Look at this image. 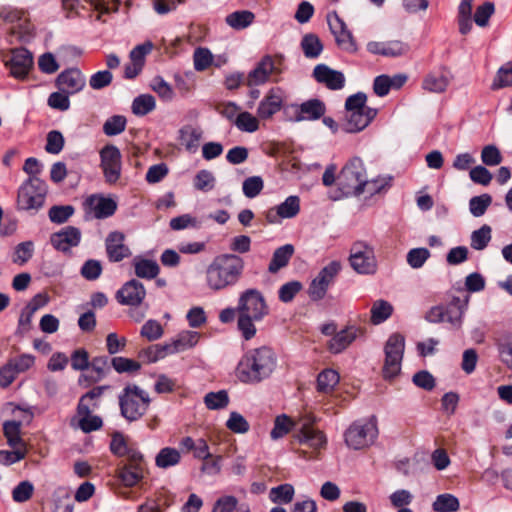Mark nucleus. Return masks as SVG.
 Here are the masks:
<instances>
[{"instance_id": "nucleus-1", "label": "nucleus", "mask_w": 512, "mask_h": 512, "mask_svg": "<svg viewBox=\"0 0 512 512\" xmlns=\"http://www.w3.org/2000/svg\"><path fill=\"white\" fill-rule=\"evenodd\" d=\"M277 363L278 357L272 347L263 345L250 348L241 356L235 374L241 383L256 385L272 376Z\"/></svg>"}, {"instance_id": "nucleus-2", "label": "nucleus", "mask_w": 512, "mask_h": 512, "mask_svg": "<svg viewBox=\"0 0 512 512\" xmlns=\"http://www.w3.org/2000/svg\"><path fill=\"white\" fill-rule=\"evenodd\" d=\"M245 262L237 254L216 255L205 270V284L213 292L235 286L244 272Z\"/></svg>"}, {"instance_id": "nucleus-3", "label": "nucleus", "mask_w": 512, "mask_h": 512, "mask_svg": "<svg viewBox=\"0 0 512 512\" xmlns=\"http://www.w3.org/2000/svg\"><path fill=\"white\" fill-rule=\"evenodd\" d=\"M237 329L244 340L255 337V322L262 321L269 314V307L264 295L256 288H249L240 293L237 302Z\"/></svg>"}, {"instance_id": "nucleus-4", "label": "nucleus", "mask_w": 512, "mask_h": 512, "mask_svg": "<svg viewBox=\"0 0 512 512\" xmlns=\"http://www.w3.org/2000/svg\"><path fill=\"white\" fill-rule=\"evenodd\" d=\"M121 416L128 422L141 419L147 412L151 398L136 384H127L118 395Z\"/></svg>"}, {"instance_id": "nucleus-5", "label": "nucleus", "mask_w": 512, "mask_h": 512, "mask_svg": "<svg viewBox=\"0 0 512 512\" xmlns=\"http://www.w3.org/2000/svg\"><path fill=\"white\" fill-rule=\"evenodd\" d=\"M367 182L365 167L359 157L349 159L337 175V186L347 197L361 195Z\"/></svg>"}, {"instance_id": "nucleus-6", "label": "nucleus", "mask_w": 512, "mask_h": 512, "mask_svg": "<svg viewBox=\"0 0 512 512\" xmlns=\"http://www.w3.org/2000/svg\"><path fill=\"white\" fill-rule=\"evenodd\" d=\"M378 435L375 416L354 421L344 433L348 447L359 450L370 446Z\"/></svg>"}, {"instance_id": "nucleus-7", "label": "nucleus", "mask_w": 512, "mask_h": 512, "mask_svg": "<svg viewBox=\"0 0 512 512\" xmlns=\"http://www.w3.org/2000/svg\"><path fill=\"white\" fill-rule=\"evenodd\" d=\"M284 70V57L282 55H265L246 76V85L260 86L272 78L278 81Z\"/></svg>"}, {"instance_id": "nucleus-8", "label": "nucleus", "mask_w": 512, "mask_h": 512, "mask_svg": "<svg viewBox=\"0 0 512 512\" xmlns=\"http://www.w3.org/2000/svg\"><path fill=\"white\" fill-rule=\"evenodd\" d=\"M46 194L45 181L38 177H29L18 189L17 207L25 211H38L44 204Z\"/></svg>"}, {"instance_id": "nucleus-9", "label": "nucleus", "mask_w": 512, "mask_h": 512, "mask_svg": "<svg viewBox=\"0 0 512 512\" xmlns=\"http://www.w3.org/2000/svg\"><path fill=\"white\" fill-rule=\"evenodd\" d=\"M146 462L142 453H134L127 461H121L115 470V476L122 486L135 487L145 477Z\"/></svg>"}, {"instance_id": "nucleus-10", "label": "nucleus", "mask_w": 512, "mask_h": 512, "mask_svg": "<svg viewBox=\"0 0 512 512\" xmlns=\"http://www.w3.org/2000/svg\"><path fill=\"white\" fill-rule=\"evenodd\" d=\"M99 155L100 167L106 183L115 184L120 179L122 170V155L119 148L107 144L100 150Z\"/></svg>"}, {"instance_id": "nucleus-11", "label": "nucleus", "mask_w": 512, "mask_h": 512, "mask_svg": "<svg viewBox=\"0 0 512 512\" xmlns=\"http://www.w3.org/2000/svg\"><path fill=\"white\" fill-rule=\"evenodd\" d=\"M340 270L341 264L339 261H331L323 267L309 285L308 295L310 299L313 301L322 300Z\"/></svg>"}, {"instance_id": "nucleus-12", "label": "nucleus", "mask_w": 512, "mask_h": 512, "mask_svg": "<svg viewBox=\"0 0 512 512\" xmlns=\"http://www.w3.org/2000/svg\"><path fill=\"white\" fill-rule=\"evenodd\" d=\"M404 349L405 337L400 333L390 335L386 341V379L400 373Z\"/></svg>"}, {"instance_id": "nucleus-13", "label": "nucleus", "mask_w": 512, "mask_h": 512, "mask_svg": "<svg viewBox=\"0 0 512 512\" xmlns=\"http://www.w3.org/2000/svg\"><path fill=\"white\" fill-rule=\"evenodd\" d=\"M349 261L352 268L359 274H373L376 271L373 249L363 242L352 245Z\"/></svg>"}, {"instance_id": "nucleus-14", "label": "nucleus", "mask_w": 512, "mask_h": 512, "mask_svg": "<svg viewBox=\"0 0 512 512\" xmlns=\"http://www.w3.org/2000/svg\"><path fill=\"white\" fill-rule=\"evenodd\" d=\"M293 110L294 115L290 117L291 121H315L321 119L326 112L325 103L317 98L309 99L301 104H292L284 108L286 114Z\"/></svg>"}, {"instance_id": "nucleus-15", "label": "nucleus", "mask_w": 512, "mask_h": 512, "mask_svg": "<svg viewBox=\"0 0 512 512\" xmlns=\"http://www.w3.org/2000/svg\"><path fill=\"white\" fill-rule=\"evenodd\" d=\"M327 21L337 45L344 51L350 53L355 52L357 50V46L352 33L347 29L345 22L338 16V14L336 12L329 13Z\"/></svg>"}, {"instance_id": "nucleus-16", "label": "nucleus", "mask_w": 512, "mask_h": 512, "mask_svg": "<svg viewBox=\"0 0 512 512\" xmlns=\"http://www.w3.org/2000/svg\"><path fill=\"white\" fill-rule=\"evenodd\" d=\"M81 239V230L75 226H65L50 235L51 245L62 253H68L72 248L77 247Z\"/></svg>"}, {"instance_id": "nucleus-17", "label": "nucleus", "mask_w": 512, "mask_h": 512, "mask_svg": "<svg viewBox=\"0 0 512 512\" xmlns=\"http://www.w3.org/2000/svg\"><path fill=\"white\" fill-rule=\"evenodd\" d=\"M146 296L144 285L137 279L125 282L116 292L115 298L119 304L125 306H139Z\"/></svg>"}, {"instance_id": "nucleus-18", "label": "nucleus", "mask_w": 512, "mask_h": 512, "mask_svg": "<svg viewBox=\"0 0 512 512\" xmlns=\"http://www.w3.org/2000/svg\"><path fill=\"white\" fill-rule=\"evenodd\" d=\"M124 242L125 235L120 231H112L107 235L105 239V250L110 262H121L131 255L130 248Z\"/></svg>"}, {"instance_id": "nucleus-19", "label": "nucleus", "mask_w": 512, "mask_h": 512, "mask_svg": "<svg viewBox=\"0 0 512 512\" xmlns=\"http://www.w3.org/2000/svg\"><path fill=\"white\" fill-rule=\"evenodd\" d=\"M300 211V199L296 195H291L284 202L276 207L270 208L265 213L268 223L276 224L281 219H289L295 217Z\"/></svg>"}, {"instance_id": "nucleus-20", "label": "nucleus", "mask_w": 512, "mask_h": 512, "mask_svg": "<svg viewBox=\"0 0 512 512\" xmlns=\"http://www.w3.org/2000/svg\"><path fill=\"white\" fill-rule=\"evenodd\" d=\"M55 84L60 91L73 95L85 87L86 79L78 68H69L57 76Z\"/></svg>"}, {"instance_id": "nucleus-21", "label": "nucleus", "mask_w": 512, "mask_h": 512, "mask_svg": "<svg viewBox=\"0 0 512 512\" xmlns=\"http://www.w3.org/2000/svg\"><path fill=\"white\" fill-rule=\"evenodd\" d=\"M284 92L281 88H271L260 101L257 108V116L262 120L270 119L283 107Z\"/></svg>"}, {"instance_id": "nucleus-22", "label": "nucleus", "mask_w": 512, "mask_h": 512, "mask_svg": "<svg viewBox=\"0 0 512 512\" xmlns=\"http://www.w3.org/2000/svg\"><path fill=\"white\" fill-rule=\"evenodd\" d=\"M378 110L375 108H365L345 113L346 122L343 124V130L348 133H356L366 128L370 122L377 116Z\"/></svg>"}, {"instance_id": "nucleus-23", "label": "nucleus", "mask_w": 512, "mask_h": 512, "mask_svg": "<svg viewBox=\"0 0 512 512\" xmlns=\"http://www.w3.org/2000/svg\"><path fill=\"white\" fill-rule=\"evenodd\" d=\"M6 65L10 68L11 76L17 79H24L33 66V56L25 48L16 49L12 52L11 59Z\"/></svg>"}, {"instance_id": "nucleus-24", "label": "nucleus", "mask_w": 512, "mask_h": 512, "mask_svg": "<svg viewBox=\"0 0 512 512\" xmlns=\"http://www.w3.org/2000/svg\"><path fill=\"white\" fill-rule=\"evenodd\" d=\"M314 79L330 90H340L345 85V76L341 71L333 70L326 64H318L313 70Z\"/></svg>"}, {"instance_id": "nucleus-25", "label": "nucleus", "mask_w": 512, "mask_h": 512, "mask_svg": "<svg viewBox=\"0 0 512 512\" xmlns=\"http://www.w3.org/2000/svg\"><path fill=\"white\" fill-rule=\"evenodd\" d=\"M85 205L93 211V215L96 219L111 217L117 210L116 201L102 195H91L86 199Z\"/></svg>"}, {"instance_id": "nucleus-26", "label": "nucleus", "mask_w": 512, "mask_h": 512, "mask_svg": "<svg viewBox=\"0 0 512 512\" xmlns=\"http://www.w3.org/2000/svg\"><path fill=\"white\" fill-rule=\"evenodd\" d=\"M358 332L359 329L355 326L337 332L329 341V351L334 354L343 352L356 339Z\"/></svg>"}, {"instance_id": "nucleus-27", "label": "nucleus", "mask_w": 512, "mask_h": 512, "mask_svg": "<svg viewBox=\"0 0 512 512\" xmlns=\"http://www.w3.org/2000/svg\"><path fill=\"white\" fill-rule=\"evenodd\" d=\"M132 265L134 273L138 278L151 280L156 278L160 272V267L155 260L142 256H135Z\"/></svg>"}, {"instance_id": "nucleus-28", "label": "nucleus", "mask_w": 512, "mask_h": 512, "mask_svg": "<svg viewBox=\"0 0 512 512\" xmlns=\"http://www.w3.org/2000/svg\"><path fill=\"white\" fill-rule=\"evenodd\" d=\"M109 448L111 453L119 458L127 457V459H129L132 457V454L141 453L136 447L128 444L121 432L113 433Z\"/></svg>"}, {"instance_id": "nucleus-29", "label": "nucleus", "mask_w": 512, "mask_h": 512, "mask_svg": "<svg viewBox=\"0 0 512 512\" xmlns=\"http://www.w3.org/2000/svg\"><path fill=\"white\" fill-rule=\"evenodd\" d=\"M294 251V246L292 244H285L281 247H278L272 255V259L268 266V271L274 274L287 266L294 254Z\"/></svg>"}, {"instance_id": "nucleus-30", "label": "nucleus", "mask_w": 512, "mask_h": 512, "mask_svg": "<svg viewBox=\"0 0 512 512\" xmlns=\"http://www.w3.org/2000/svg\"><path fill=\"white\" fill-rule=\"evenodd\" d=\"M21 422L8 420L3 423V435L11 448L26 447L21 437Z\"/></svg>"}, {"instance_id": "nucleus-31", "label": "nucleus", "mask_w": 512, "mask_h": 512, "mask_svg": "<svg viewBox=\"0 0 512 512\" xmlns=\"http://www.w3.org/2000/svg\"><path fill=\"white\" fill-rule=\"evenodd\" d=\"M303 54L308 59H316L323 51L320 38L314 33L305 34L300 43Z\"/></svg>"}, {"instance_id": "nucleus-32", "label": "nucleus", "mask_w": 512, "mask_h": 512, "mask_svg": "<svg viewBox=\"0 0 512 512\" xmlns=\"http://www.w3.org/2000/svg\"><path fill=\"white\" fill-rule=\"evenodd\" d=\"M181 461L180 451L172 447L162 448L155 457L157 467L167 469L176 466Z\"/></svg>"}, {"instance_id": "nucleus-33", "label": "nucleus", "mask_w": 512, "mask_h": 512, "mask_svg": "<svg viewBox=\"0 0 512 512\" xmlns=\"http://www.w3.org/2000/svg\"><path fill=\"white\" fill-rule=\"evenodd\" d=\"M340 377L334 369H324L317 377V391L321 393L332 392L339 383Z\"/></svg>"}, {"instance_id": "nucleus-34", "label": "nucleus", "mask_w": 512, "mask_h": 512, "mask_svg": "<svg viewBox=\"0 0 512 512\" xmlns=\"http://www.w3.org/2000/svg\"><path fill=\"white\" fill-rule=\"evenodd\" d=\"M77 415L80 417L78 421V427L84 433H91L102 428L103 421L98 415H92V413H84L77 407Z\"/></svg>"}, {"instance_id": "nucleus-35", "label": "nucleus", "mask_w": 512, "mask_h": 512, "mask_svg": "<svg viewBox=\"0 0 512 512\" xmlns=\"http://www.w3.org/2000/svg\"><path fill=\"white\" fill-rule=\"evenodd\" d=\"M156 107L155 98L150 94H141L132 102V112L137 116H145Z\"/></svg>"}, {"instance_id": "nucleus-36", "label": "nucleus", "mask_w": 512, "mask_h": 512, "mask_svg": "<svg viewBox=\"0 0 512 512\" xmlns=\"http://www.w3.org/2000/svg\"><path fill=\"white\" fill-rule=\"evenodd\" d=\"M255 16L251 11L240 10L227 15L226 23L237 30L244 29L252 24Z\"/></svg>"}, {"instance_id": "nucleus-37", "label": "nucleus", "mask_w": 512, "mask_h": 512, "mask_svg": "<svg viewBox=\"0 0 512 512\" xmlns=\"http://www.w3.org/2000/svg\"><path fill=\"white\" fill-rule=\"evenodd\" d=\"M300 442L314 449H321L326 445L327 439L324 433L319 430L304 428L301 431Z\"/></svg>"}, {"instance_id": "nucleus-38", "label": "nucleus", "mask_w": 512, "mask_h": 512, "mask_svg": "<svg viewBox=\"0 0 512 512\" xmlns=\"http://www.w3.org/2000/svg\"><path fill=\"white\" fill-rule=\"evenodd\" d=\"M432 507L436 512H456L460 508V503L454 495L444 493L437 496Z\"/></svg>"}, {"instance_id": "nucleus-39", "label": "nucleus", "mask_w": 512, "mask_h": 512, "mask_svg": "<svg viewBox=\"0 0 512 512\" xmlns=\"http://www.w3.org/2000/svg\"><path fill=\"white\" fill-rule=\"evenodd\" d=\"M295 490L293 485L285 483L270 490V499L273 503L288 504L293 500Z\"/></svg>"}, {"instance_id": "nucleus-40", "label": "nucleus", "mask_w": 512, "mask_h": 512, "mask_svg": "<svg viewBox=\"0 0 512 512\" xmlns=\"http://www.w3.org/2000/svg\"><path fill=\"white\" fill-rule=\"evenodd\" d=\"M448 84L449 80L446 76L442 74H429L424 78L422 87L429 92L442 93L447 89Z\"/></svg>"}, {"instance_id": "nucleus-41", "label": "nucleus", "mask_w": 512, "mask_h": 512, "mask_svg": "<svg viewBox=\"0 0 512 512\" xmlns=\"http://www.w3.org/2000/svg\"><path fill=\"white\" fill-rule=\"evenodd\" d=\"M180 140L189 152H195L201 138V132L191 126H185L180 129Z\"/></svg>"}, {"instance_id": "nucleus-42", "label": "nucleus", "mask_w": 512, "mask_h": 512, "mask_svg": "<svg viewBox=\"0 0 512 512\" xmlns=\"http://www.w3.org/2000/svg\"><path fill=\"white\" fill-rule=\"evenodd\" d=\"M200 333L197 331L185 330L180 332L175 339H173L178 352L190 349L198 343Z\"/></svg>"}, {"instance_id": "nucleus-43", "label": "nucleus", "mask_w": 512, "mask_h": 512, "mask_svg": "<svg viewBox=\"0 0 512 512\" xmlns=\"http://www.w3.org/2000/svg\"><path fill=\"white\" fill-rule=\"evenodd\" d=\"M492 229L489 225L484 224L471 234V247L475 250L485 249L491 240Z\"/></svg>"}, {"instance_id": "nucleus-44", "label": "nucleus", "mask_w": 512, "mask_h": 512, "mask_svg": "<svg viewBox=\"0 0 512 512\" xmlns=\"http://www.w3.org/2000/svg\"><path fill=\"white\" fill-rule=\"evenodd\" d=\"M512 85V62L501 66L491 84L492 90H499Z\"/></svg>"}, {"instance_id": "nucleus-45", "label": "nucleus", "mask_w": 512, "mask_h": 512, "mask_svg": "<svg viewBox=\"0 0 512 512\" xmlns=\"http://www.w3.org/2000/svg\"><path fill=\"white\" fill-rule=\"evenodd\" d=\"M492 203V196L484 193L474 196L469 200V211L474 217H481L485 214Z\"/></svg>"}, {"instance_id": "nucleus-46", "label": "nucleus", "mask_w": 512, "mask_h": 512, "mask_svg": "<svg viewBox=\"0 0 512 512\" xmlns=\"http://www.w3.org/2000/svg\"><path fill=\"white\" fill-rule=\"evenodd\" d=\"M234 124L243 132L253 133L259 129L258 119L247 111L238 113L234 120Z\"/></svg>"}, {"instance_id": "nucleus-47", "label": "nucleus", "mask_w": 512, "mask_h": 512, "mask_svg": "<svg viewBox=\"0 0 512 512\" xmlns=\"http://www.w3.org/2000/svg\"><path fill=\"white\" fill-rule=\"evenodd\" d=\"M127 125V119L123 115H113L103 124V132L107 136H116L121 134Z\"/></svg>"}, {"instance_id": "nucleus-48", "label": "nucleus", "mask_w": 512, "mask_h": 512, "mask_svg": "<svg viewBox=\"0 0 512 512\" xmlns=\"http://www.w3.org/2000/svg\"><path fill=\"white\" fill-rule=\"evenodd\" d=\"M72 205H54L48 211V217L52 223L63 224L74 214Z\"/></svg>"}, {"instance_id": "nucleus-49", "label": "nucleus", "mask_w": 512, "mask_h": 512, "mask_svg": "<svg viewBox=\"0 0 512 512\" xmlns=\"http://www.w3.org/2000/svg\"><path fill=\"white\" fill-rule=\"evenodd\" d=\"M216 179L209 170L202 169L194 177L193 185L196 190L208 192L214 189Z\"/></svg>"}, {"instance_id": "nucleus-50", "label": "nucleus", "mask_w": 512, "mask_h": 512, "mask_svg": "<svg viewBox=\"0 0 512 512\" xmlns=\"http://www.w3.org/2000/svg\"><path fill=\"white\" fill-rule=\"evenodd\" d=\"M431 253L427 248L419 247L408 251L406 260L408 265L413 269H420L430 258Z\"/></svg>"}, {"instance_id": "nucleus-51", "label": "nucleus", "mask_w": 512, "mask_h": 512, "mask_svg": "<svg viewBox=\"0 0 512 512\" xmlns=\"http://www.w3.org/2000/svg\"><path fill=\"white\" fill-rule=\"evenodd\" d=\"M293 426V422L290 417L285 414L278 415L274 420V426L270 432V436L273 440H278L287 435Z\"/></svg>"}, {"instance_id": "nucleus-52", "label": "nucleus", "mask_w": 512, "mask_h": 512, "mask_svg": "<svg viewBox=\"0 0 512 512\" xmlns=\"http://www.w3.org/2000/svg\"><path fill=\"white\" fill-rule=\"evenodd\" d=\"M111 366L119 374L135 373L141 368V364L138 361L121 356L113 357L111 359Z\"/></svg>"}, {"instance_id": "nucleus-53", "label": "nucleus", "mask_w": 512, "mask_h": 512, "mask_svg": "<svg viewBox=\"0 0 512 512\" xmlns=\"http://www.w3.org/2000/svg\"><path fill=\"white\" fill-rule=\"evenodd\" d=\"M204 403L210 410H218L225 408L229 403L227 391L220 390L218 392H209L204 397Z\"/></svg>"}, {"instance_id": "nucleus-54", "label": "nucleus", "mask_w": 512, "mask_h": 512, "mask_svg": "<svg viewBox=\"0 0 512 512\" xmlns=\"http://www.w3.org/2000/svg\"><path fill=\"white\" fill-rule=\"evenodd\" d=\"M90 366L92 371L96 373L93 381L98 382L110 372L111 359L108 356H97L92 359Z\"/></svg>"}, {"instance_id": "nucleus-55", "label": "nucleus", "mask_w": 512, "mask_h": 512, "mask_svg": "<svg viewBox=\"0 0 512 512\" xmlns=\"http://www.w3.org/2000/svg\"><path fill=\"white\" fill-rule=\"evenodd\" d=\"M194 69L204 71L213 63V55L208 48L198 47L193 53Z\"/></svg>"}, {"instance_id": "nucleus-56", "label": "nucleus", "mask_w": 512, "mask_h": 512, "mask_svg": "<svg viewBox=\"0 0 512 512\" xmlns=\"http://www.w3.org/2000/svg\"><path fill=\"white\" fill-rule=\"evenodd\" d=\"M103 271L102 264L99 260L88 259L80 269L81 276L88 281L97 280Z\"/></svg>"}, {"instance_id": "nucleus-57", "label": "nucleus", "mask_w": 512, "mask_h": 512, "mask_svg": "<svg viewBox=\"0 0 512 512\" xmlns=\"http://www.w3.org/2000/svg\"><path fill=\"white\" fill-rule=\"evenodd\" d=\"M264 188V181L260 176H251L246 178L242 184L243 194L247 198H255Z\"/></svg>"}, {"instance_id": "nucleus-58", "label": "nucleus", "mask_w": 512, "mask_h": 512, "mask_svg": "<svg viewBox=\"0 0 512 512\" xmlns=\"http://www.w3.org/2000/svg\"><path fill=\"white\" fill-rule=\"evenodd\" d=\"M34 492V485L28 481H21L12 490V499L16 503H24L31 499Z\"/></svg>"}, {"instance_id": "nucleus-59", "label": "nucleus", "mask_w": 512, "mask_h": 512, "mask_svg": "<svg viewBox=\"0 0 512 512\" xmlns=\"http://www.w3.org/2000/svg\"><path fill=\"white\" fill-rule=\"evenodd\" d=\"M64 143L62 133L58 130H52L47 134L45 150L49 154H59L63 150Z\"/></svg>"}, {"instance_id": "nucleus-60", "label": "nucleus", "mask_w": 512, "mask_h": 512, "mask_svg": "<svg viewBox=\"0 0 512 512\" xmlns=\"http://www.w3.org/2000/svg\"><path fill=\"white\" fill-rule=\"evenodd\" d=\"M302 287V283L296 280L283 284L278 290L279 300L283 303L291 302Z\"/></svg>"}, {"instance_id": "nucleus-61", "label": "nucleus", "mask_w": 512, "mask_h": 512, "mask_svg": "<svg viewBox=\"0 0 512 512\" xmlns=\"http://www.w3.org/2000/svg\"><path fill=\"white\" fill-rule=\"evenodd\" d=\"M495 6L490 1L484 2L476 8L474 14V21L480 27H486L489 23L490 17L494 14Z\"/></svg>"}, {"instance_id": "nucleus-62", "label": "nucleus", "mask_w": 512, "mask_h": 512, "mask_svg": "<svg viewBox=\"0 0 512 512\" xmlns=\"http://www.w3.org/2000/svg\"><path fill=\"white\" fill-rule=\"evenodd\" d=\"M226 427L234 432L243 434L249 431L250 425L248 421L238 412H231L226 422Z\"/></svg>"}, {"instance_id": "nucleus-63", "label": "nucleus", "mask_w": 512, "mask_h": 512, "mask_svg": "<svg viewBox=\"0 0 512 512\" xmlns=\"http://www.w3.org/2000/svg\"><path fill=\"white\" fill-rule=\"evenodd\" d=\"M140 334L149 341H155L162 337L163 327L158 321L150 319L144 323Z\"/></svg>"}, {"instance_id": "nucleus-64", "label": "nucleus", "mask_w": 512, "mask_h": 512, "mask_svg": "<svg viewBox=\"0 0 512 512\" xmlns=\"http://www.w3.org/2000/svg\"><path fill=\"white\" fill-rule=\"evenodd\" d=\"M239 505V501L235 496L225 495L215 501L211 512H234Z\"/></svg>"}]
</instances>
